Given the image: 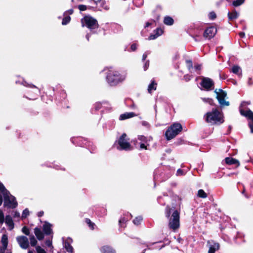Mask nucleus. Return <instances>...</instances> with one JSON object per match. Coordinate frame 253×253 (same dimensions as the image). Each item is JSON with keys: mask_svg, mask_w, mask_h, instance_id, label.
Wrapping results in <instances>:
<instances>
[{"mask_svg": "<svg viewBox=\"0 0 253 253\" xmlns=\"http://www.w3.org/2000/svg\"><path fill=\"white\" fill-rule=\"evenodd\" d=\"M180 212L177 210L167 208L166 216L169 218L168 226L173 231H176L180 227Z\"/></svg>", "mask_w": 253, "mask_h": 253, "instance_id": "1", "label": "nucleus"}, {"mask_svg": "<svg viewBox=\"0 0 253 253\" xmlns=\"http://www.w3.org/2000/svg\"><path fill=\"white\" fill-rule=\"evenodd\" d=\"M207 123L211 125H219L223 123V115L217 109L208 112L205 116Z\"/></svg>", "mask_w": 253, "mask_h": 253, "instance_id": "2", "label": "nucleus"}, {"mask_svg": "<svg viewBox=\"0 0 253 253\" xmlns=\"http://www.w3.org/2000/svg\"><path fill=\"white\" fill-rule=\"evenodd\" d=\"M126 78V74L125 73H120L117 71H110L107 77V81L111 85H114L123 82Z\"/></svg>", "mask_w": 253, "mask_h": 253, "instance_id": "3", "label": "nucleus"}, {"mask_svg": "<svg viewBox=\"0 0 253 253\" xmlns=\"http://www.w3.org/2000/svg\"><path fill=\"white\" fill-rule=\"evenodd\" d=\"M182 130L181 125L179 123H175L171 126L166 132V136L168 140L175 137Z\"/></svg>", "mask_w": 253, "mask_h": 253, "instance_id": "4", "label": "nucleus"}, {"mask_svg": "<svg viewBox=\"0 0 253 253\" xmlns=\"http://www.w3.org/2000/svg\"><path fill=\"white\" fill-rule=\"evenodd\" d=\"M129 139L127 138L126 134L123 133L119 138L118 143L119 147L118 149L119 150H130L132 149V146L128 142Z\"/></svg>", "mask_w": 253, "mask_h": 253, "instance_id": "5", "label": "nucleus"}, {"mask_svg": "<svg viewBox=\"0 0 253 253\" xmlns=\"http://www.w3.org/2000/svg\"><path fill=\"white\" fill-rule=\"evenodd\" d=\"M81 23L83 27L86 26L90 29H94L98 27L97 21L89 16H86L82 19Z\"/></svg>", "mask_w": 253, "mask_h": 253, "instance_id": "6", "label": "nucleus"}, {"mask_svg": "<svg viewBox=\"0 0 253 253\" xmlns=\"http://www.w3.org/2000/svg\"><path fill=\"white\" fill-rule=\"evenodd\" d=\"M214 92L216 93V97L221 106H228L230 105L229 102L225 100L227 96L225 91L221 89H216Z\"/></svg>", "mask_w": 253, "mask_h": 253, "instance_id": "7", "label": "nucleus"}, {"mask_svg": "<svg viewBox=\"0 0 253 253\" xmlns=\"http://www.w3.org/2000/svg\"><path fill=\"white\" fill-rule=\"evenodd\" d=\"M4 206L10 208H14L17 206V202L15 198L12 196L9 192L3 196Z\"/></svg>", "mask_w": 253, "mask_h": 253, "instance_id": "8", "label": "nucleus"}, {"mask_svg": "<svg viewBox=\"0 0 253 253\" xmlns=\"http://www.w3.org/2000/svg\"><path fill=\"white\" fill-rule=\"evenodd\" d=\"M240 111L243 116L247 117L249 120V126L251 128V132L253 133V112L250 110L245 111L242 109H240Z\"/></svg>", "mask_w": 253, "mask_h": 253, "instance_id": "9", "label": "nucleus"}, {"mask_svg": "<svg viewBox=\"0 0 253 253\" xmlns=\"http://www.w3.org/2000/svg\"><path fill=\"white\" fill-rule=\"evenodd\" d=\"M16 240L20 246L23 249H27L29 247V242L27 237L24 236H18L16 238Z\"/></svg>", "mask_w": 253, "mask_h": 253, "instance_id": "10", "label": "nucleus"}, {"mask_svg": "<svg viewBox=\"0 0 253 253\" xmlns=\"http://www.w3.org/2000/svg\"><path fill=\"white\" fill-rule=\"evenodd\" d=\"M216 32V28L213 26H211L206 29L204 36L205 38L210 39L215 36Z\"/></svg>", "mask_w": 253, "mask_h": 253, "instance_id": "11", "label": "nucleus"}, {"mask_svg": "<svg viewBox=\"0 0 253 253\" xmlns=\"http://www.w3.org/2000/svg\"><path fill=\"white\" fill-rule=\"evenodd\" d=\"M201 85L206 90L211 89V87L213 85V81L210 78H203L201 83Z\"/></svg>", "mask_w": 253, "mask_h": 253, "instance_id": "12", "label": "nucleus"}, {"mask_svg": "<svg viewBox=\"0 0 253 253\" xmlns=\"http://www.w3.org/2000/svg\"><path fill=\"white\" fill-rule=\"evenodd\" d=\"M208 244L209 247V253H214L216 251L219 249L218 243H214L213 241H208Z\"/></svg>", "mask_w": 253, "mask_h": 253, "instance_id": "13", "label": "nucleus"}, {"mask_svg": "<svg viewBox=\"0 0 253 253\" xmlns=\"http://www.w3.org/2000/svg\"><path fill=\"white\" fill-rule=\"evenodd\" d=\"M72 242V240L70 238H68L67 240L64 243V246L66 251L71 253L73 252V248L70 245V243Z\"/></svg>", "mask_w": 253, "mask_h": 253, "instance_id": "14", "label": "nucleus"}, {"mask_svg": "<svg viewBox=\"0 0 253 253\" xmlns=\"http://www.w3.org/2000/svg\"><path fill=\"white\" fill-rule=\"evenodd\" d=\"M136 116V115L133 112H126V113L120 115V120H124L126 119L132 118Z\"/></svg>", "mask_w": 253, "mask_h": 253, "instance_id": "15", "label": "nucleus"}, {"mask_svg": "<svg viewBox=\"0 0 253 253\" xmlns=\"http://www.w3.org/2000/svg\"><path fill=\"white\" fill-rule=\"evenodd\" d=\"M51 225L47 222H45L43 225V230L46 235H50L52 233Z\"/></svg>", "mask_w": 253, "mask_h": 253, "instance_id": "16", "label": "nucleus"}, {"mask_svg": "<svg viewBox=\"0 0 253 253\" xmlns=\"http://www.w3.org/2000/svg\"><path fill=\"white\" fill-rule=\"evenodd\" d=\"M225 160L227 164L230 165H235L237 167H238L240 165L239 161L235 159L232 158H226Z\"/></svg>", "mask_w": 253, "mask_h": 253, "instance_id": "17", "label": "nucleus"}, {"mask_svg": "<svg viewBox=\"0 0 253 253\" xmlns=\"http://www.w3.org/2000/svg\"><path fill=\"white\" fill-rule=\"evenodd\" d=\"M5 222L8 226L9 230H12L14 228V223L11 217L7 215L5 217Z\"/></svg>", "mask_w": 253, "mask_h": 253, "instance_id": "18", "label": "nucleus"}, {"mask_svg": "<svg viewBox=\"0 0 253 253\" xmlns=\"http://www.w3.org/2000/svg\"><path fill=\"white\" fill-rule=\"evenodd\" d=\"M34 233L39 240H42L44 238V235L41 230L38 228L34 229Z\"/></svg>", "mask_w": 253, "mask_h": 253, "instance_id": "19", "label": "nucleus"}, {"mask_svg": "<svg viewBox=\"0 0 253 253\" xmlns=\"http://www.w3.org/2000/svg\"><path fill=\"white\" fill-rule=\"evenodd\" d=\"M8 237L5 234H4L2 236L1 239V243L2 244L1 247L4 248H7L8 245Z\"/></svg>", "mask_w": 253, "mask_h": 253, "instance_id": "20", "label": "nucleus"}, {"mask_svg": "<svg viewBox=\"0 0 253 253\" xmlns=\"http://www.w3.org/2000/svg\"><path fill=\"white\" fill-rule=\"evenodd\" d=\"M102 253H115V251L110 247L104 246L101 248Z\"/></svg>", "mask_w": 253, "mask_h": 253, "instance_id": "21", "label": "nucleus"}, {"mask_svg": "<svg viewBox=\"0 0 253 253\" xmlns=\"http://www.w3.org/2000/svg\"><path fill=\"white\" fill-rule=\"evenodd\" d=\"M231 71L233 73L238 75V76H240L242 73L241 68L239 66L236 65L234 66L232 68Z\"/></svg>", "mask_w": 253, "mask_h": 253, "instance_id": "22", "label": "nucleus"}, {"mask_svg": "<svg viewBox=\"0 0 253 253\" xmlns=\"http://www.w3.org/2000/svg\"><path fill=\"white\" fill-rule=\"evenodd\" d=\"M164 22L165 24L167 25H171L173 23V20L171 17L167 16L165 17Z\"/></svg>", "mask_w": 253, "mask_h": 253, "instance_id": "23", "label": "nucleus"}, {"mask_svg": "<svg viewBox=\"0 0 253 253\" xmlns=\"http://www.w3.org/2000/svg\"><path fill=\"white\" fill-rule=\"evenodd\" d=\"M157 84L154 81L149 85L148 90L149 93H151L152 90L156 89Z\"/></svg>", "mask_w": 253, "mask_h": 253, "instance_id": "24", "label": "nucleus"}, {"mask_svg": "<svg viewBox=\"0 0 253 253\" xmlns=\"http://www.w3.org/2000/svg\"><path fill=\"white\" fill-rule=\"evenodd\" d=\"M238 13L236 11H234L233 12L228 13L229 18L231 20L237 18L238 17Z\"/></svg>", "mask_w": 253, "mask_h": 253, "instance_id": "25", "label": "nucleus"}, {"mask_svg": "<svg viewBox=\"0 0 253 253\" xmlns=\"http://www.w3.org/2000/svg\"><path fill=\"white\" fill-rule=\"evenodd\" d=\"M9 192L5 188L4 185L0 182V193H1L4 196Z\"/></svg>", "mask_w": 253, "mask_h": 253, "instance_id": "26", "label": "nucleus"}, {"mask_svg": "<svg viewBox=\"0 0 253 253\" xmlns=\"http://www.w3.org/2000/svg\"><path fill=\"white\" fill-rule=\"evenodd\" d=\"M30 244L32 246H35L37 244V241L33 235L30 236Z\"/></svg>", "mask_w": 253, "mask_h": 253, "instance_id": "27", "label": "nucleus"}, {"mask_svg": "<svg viewBox=\"0 0 253 253\" xmlns=\"http://www.w3.org/2000/svg\"><path fill=\"white\" fill-rule=\"evenodd\" d=\"M198 195L199 197L205 198L207 197V195L206 193L203 190H199L198 192Z\"/></svg>", "mask_w": 253, "mask_h": 253, "instance_id": "28", "label": "nucleus"}, {"mask_svg": "<svg viewBox=\"0 0 253 253\" xmlns=\"http://www.w3.org/2000/svg\"><path fill=\"white\" fill-rule=\"evenodd\" d=\"M245 0H236L233 2V5L235 6H238L244 2Z\"/></svg>", "mask_w": 253, "mask_h": 253, "instance_id": "29", "label": "nucleus"}, {"mask_svg": "<svg viewBox=\"0 0 253 253\" xmlns=\"http://www.w3.org/2000/svg\"><path fill=\"white\" fill-rule=\"evenodd\" d=\"M70 20H71V18L70 16H67V17H64L62 20V25H66L70 22Z\"/></svg>", "mask_w": 253, "mask_h": 253, "instance_id": "30", "label": "nucleus"}, {"mask_svg": "<svg viewBox=\"0 0 253 253\" xmlns=\"http://www.w3.org/2000/svg\"><path fill=\"white\" fill-rule=\"evenodd\" d=\"M142 220V218L141 216L137 217L134 219L133 223L136 225H138Z\"/></svg>", "mask_w": 253, "mask_h": 253, "instance_id": "31", "label": "nucleus"}, {"mask_svg": "<svg viewBox=\"0 0 253 253\" xmlns=\"http://www.w3.org/2000/svg\"><path fill=\"white\" fill-rule=\"evenodd\" d=\"M85 222L88 225V226H89V227L91 229H94V224L93 223L91 222V221H90V219H85Z\"/></svg>", "mask_w": 253, "mask_h": 253, "instance_id": "32", "label": "nucleus"}, {"mask_svg": "<svg viewBox=\"0 0 253 253\" xmlns=\"http://www.w3.org/2000/svg\"><path fill=\"white\" fill-rule=\"evenodd\" d=\"M36 250L37 253H46L44 249L42 248L40 246H37Z\"/></svg>", "mask_w": 253, "mask_h": 253, "instance_id": "33", "label": "nucleus"}, {"mask_svg": "<svg viewBox=\"0 0 253 253\" xmlns=\"http://www.w3.org/2000/svg\"><path fill=\"white\" fill-rule=\"evenodd\" d=\"M202 99L204 102L208 103L211 105L213 103V100L209 98H202Z\"/></svg>", "mask_w": 253, "mask_h": 253, "instance_id": "34", "label": "nucleus"}, {"mask_svg": "<svg viewBox=\"0 0 253 253\" xmlns=\"http://www.w3.org/2000/svg\"><path fill=\"white\" fill-rule=\"evenodd\" d=\"M29 213V211L27 209H25L23 211L22 214V218H26Z\"/></svg>", "mask_w": 253, "mask_h": 253, "instance_id": "35", "label": "nucleus"}, {"mask_svg": "<svg viewBox=\"0 0 253 253\" xmlns=\"http://www.w3.org/2000/svg\"><path fill=\"white\" fill-rule=\"evenodd\" d=\"M4 221V214L3 212L0 210V223L2 224Z\"/></svg>", "mask_w": 253, "mask_h": 253, "instance_id": "36", "label": "nucleus"}, {"mask_svg": "<svg viewBox=\"0 0 253 253\" xmlns=\"http://www.w3.org/2000/svg\"><path fill=\"white\" fill-rule=\"evenodd\" d=\"M155 33V34L157 35L158 37H159L163 33V30L161 28H158L156 29Z\"/></svg>", "mask_w": 253, "mask_h": 253, "instance_id": "37", "label": "nucleus"}, {"mask_svg": "<svg viewBox=\"0 0 253 253\" xmlns=\"http://www.w3.org/2000/svg\"><path fill=\"white\" fill-rule=\"evenodd\" d=\"M22 232L24 234H25L27 235H29L30 234V231H29V229L26 226H24V227H23Z\"/></svg>", "mask_w": 253, "mask_h": 253, "instance_id": "38", "label": "nucleus"}, {"mask_svg": "<svg viewBox=\"0 0 253 253\" xmlns=\"http://www.w3.org/2000/svg\"><path fill=\"white\" fill-rule=\"evenodd\" d=\"M216 17V14L214 12H211L209 14V18L211 19H214Z\"/></svg>", "mask_w": 253, "mask_h": 253, "instance_id": "39", "label": "nucleus"}, {"mask_svg": "<svg viewBox=\"0 0 253 253\" xmlns=\"http://www.w3.org/2000/svg\"><path fill=\"white\" fill-rule=\"evenodd\" d=\"M45 244L48 247H51L52 249L53 248V246H52V242L50 240H47L45 241Z\"/></svg>", "mask_w": 253, "mask_h": 253, "instance_id": "40", "label": "nucleus"}, {"mask_svg": "<svg viewBox=\"0 0 253 253\" xmlns=\"http://www.w3.org/2000/svg\"><path fill=\"white\" fill-rule=\"evenodd\" d=\"M79 9L81 11H84L86 9V6L84 5H79Z\"/></svg>", "mask_w": 253, "mask_h": 253, "instance_id": "41", "label": "nucleus"}, {"mask_svg": "<svg viewBox=\"0 0 253 253\" xmlns=\"http://www.w3.org/2000/svg\"><path fill=\"white\" fill-rule=\"evenodd\" d=\"M187 66L188 67L189 69H190L192 67V63L191 61L187 60L186 61Z\"/></svg>", "mask_w": 253, "mask_h": 253, "instance_id": "42", "label": "nucleus"}, {"mask_svg": "<svg viewBox=\"0 0 253 253\" xmlns=\"http://www.w3.org/2000/svg\"><path fill=\"white\" fill-rule=\"evenodd\" d=\"M149 61H146L143 66L144 71H146L148 69V68L149 67Z\"/></svg>", "mask_w": 253, "mask_h": 253, "instance_id": "43", "label": "nucleus"}, {"mask_svg": "<svg viewBox=\"0 0 253 253\" xmlns=\"http://www.w3.org/2000/svg\"><path fill=\"white\" fill-rule=\"evenodd\" d=\"M157 37H158L156 34H155V35H151L150 36V37H149L148 39L149 40H154L156 38H157Z\"/></svg>", "mask_w": 253, "mask_h": 253, "instance_id": "44", "label": "nucleus"}, {"mask_svg": "<svg viewBox=\"0 0 253 253\" xmlns=\"http://www.w3.org/2000/svg\"><path fill=\"white\" fill-rule=\"evenodd\" d=\"M7 250V248H4L3 247H0V253H5Z\"/></svg>", "mask_w": 253, "mask_h": 253, "instance_id": "45", "label": "nucleus"}, {"mask_svg": "<svg viewBox=\"0 0 253 253\" xmlns=\"http://www.w3.org/2000/svg\"><path fill=\"white\" fill-rule=\"evenodd\" d=\"M140 149H147V146L143 143H141L140 146Z\"/></svg>", "mask_w": 253, "mask_h": 253, "instance_id": "46", "label": "nucleus"}, {"mask_svg": "<svg viewBox=\"0 0 253 253\" xmlns=\"http://www.w3.org/2000/svg\"><path fill=\"white\" fill-rule=\"evenodd\" d=\"M139 140L142 142H144L146 140V138L144 136H139L138 137Z\"/></svg>", "mask_w": 253, "mask_h": 253, "instance_id": "47", "label": "nucleus"}, {"mask_svg": "<svg viewBox=\"0 0 253 253\" xmlns=\"http://www.w3.org/2000/svg\"><path fill=\"white\" fill-rule=\"evenodd\" d=\"M194 68L196 70H200L201 69V65L197 64L195 66Z\"/></svg>", "mask_w": 253, "mask_h": 253, "instance_id": "48", "label": "nucleus"}, {"mask_svg": "<svg viewBox=\"0 0 253 253\" xmlns=\"http://www.w3.org/2000/svg\"><path fill=\"white\" fill-rule=\"evenodd\" d=\"M136 47H137L136 45L135 44H133L131 46V49L132 51L135 50V49H136Z\"/></svg>", "mask_w": 253, "mask_h": 253, "instance_id": "49", "label": "nucleus"}, {"mask_svg": "<svg viewBox=\"0 0 253 253\" xmlns=\"http://www.w3.org/2000/svg\"><path fill=\"white\" fill-rule=\"evenodd\" d=\"M239 35L240 36V37H244L245 36V33H243V32H240L239 33Z\"/></svg>", "mask_w": 253, "mask_h": 253, "instance_id": "50", "label": "nucleus"}, {"mask_svg": "<svg viewBox=\"0 0 253 253\" xmlns=\"http://www.w3.org/2000/svg\"><path fill=\"white\" fill-rule=\"evenodd\" d=\"M146 57H147V55H146V54H144L143 55L142 60H145L146 59Z\"/></svg>", "mask_w": 253, "mask_h": 253, "instance_id": "51", "label": "nucleus"}, {"mask_svg": "<svg viewBox=\"0 0 253 253\" xmlns=\"http://www.w3.org/2000/svg\"><path fill=\"white\" fill-rule=\"evenodd\" d=\"M2 196L1 195H0V206L2 204Z\"/></svg>", "mask_w": 253, "mask_h": 253, "instance_id": "52", "label": "nucleus"}, {"mask_svg": "<svg viewBox=\"0 0 253 253\" xmlns=\"http://www.w3.org/2000/svg\"><path fill=\"white\" fill-rule=\"evenodd\" d=\"M43 212H40L39 213V216H42L43 215Z\"/></svg>", "mask_w": 253, "mask_h": 253, "instance_id": "53", "label": "nucleus"}, {"mask_svg": "<svg viewBox=\"0 0 253 253\" xmlns=\"http://www.w3.org/2000/svg\"><path fill=\"white\" fill-rule=\"evenodd\" d=\"M125 222V220L124 219H121L119 220V222L120 223H121V222Z\"/></svg>", "mask_w": 253, "mask_h": 253, "instance_id": "54", "label": "nucleus"}, {"mask_svg": "<svg viewBox=\"0 0 253 253\" xmlns=\"http://www.w3.org/2000/svg\"><path fill=\"white\" fill-rule=\"evenodd\" d=\"M19 215V213H15L14 216H18Z\"/></svg>", "mask_w": 253, "mask_h": 253, "instance_id": "55", "label": "nucleus"}, {"mask_svg": "<svg viewBox=\"0 0 253 253\" xmlns=\"http://www.w3.org/2000/svg\"><path fill=\"white\" fill-rule=\"evenodd\" d=\"M73 12V10H69V13H70V14H71Z\"/></svg>", "mask_w": 253, "mask_h": 253, "instance_id": "56", "label": "nucleus"}, {"mask_svg": "<svg viewBox=\"0 0 253 253\" xmlns=\"http://www.w3.org/2000/svg\"><path fill=\"white\" fill-rule=\"evenodd\" d=\"M28 253H34L33 251L29 250Z\"/></svg>", "mask_w": 253, "mask_h": 253, "instance_id": "57", "label": "nucleus"}, {"mask_svg": "<svg viewBox=\"0 0 253 253\" xmlns=\"http://www.w3.org/2000/svg\"><path fill=\"white\" fill-rule=\"evenodd\" d=\"M149 25H150V23H147L146 24V27L149 26Z\"/></svg>", "mask_w": 253, "mask_h": 253, "instance_id": "58", "label": "nucleus"}, {"mask_svg": "<svg viewBox=\"0 0 253 253\" xmlns=\"http://www.w3.org/2000/svg\"><path fill=\"white\" fill-rule=\"evenodd\" d=\"M86 37L87 39L88 40V36L86 35Z\"/></svg>", "mask_w": 253, "mask_h": 253, "instance_id": "59", "label": "nucleus"}, {"mask_svg": "<svg viewBox=\"0 0 253 253\" xmlns=\"http://www.w3.org/2000/svg\"><path fill=\"white\" fill-rule=\"evenodd\" d=\"M177 172L180 173V170H178Z\"/></svg>", "mask_w": 253, "mask_h": 253, "instance_id": "60", "label": "nucleus"}, {"mask_svg": "<svg viewBox=\"0 0 253 253\" xmlns=\"http://www.w3.org/2000/svg\"><path fill=\"white\" fill-rule=\"evenodd\" d=\"M177 172L180 173V170H178Z\"/></svg>", "mask_w": 253, "mask_h": 253, "instance_id": "61", "label": "nucleus"}]
</instances>
